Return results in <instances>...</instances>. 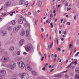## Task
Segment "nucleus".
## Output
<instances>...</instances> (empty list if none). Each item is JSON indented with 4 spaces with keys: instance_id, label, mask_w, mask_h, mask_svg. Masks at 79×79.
Returning a JSON list of instances; mask_svg holds the SVG:
<instances>
[{
    "instance_id": "obj_11",
    "label": "nucleus",
    "mask_w": 79,
    "mask_h": 79,
    "mask_svg": "<svg viewBox=\"0 0 79 79\" xmlns=\"http://www.w3.org/2000/svg\"><path fill=\"white\" fill-rule=\"evenodd\" d=\"M25 42L24 40L23 39L22 40L20 41V46H22L23 44H24V43Z\"/></svg>"
},
{
    "instance_id": "obj_10",
    "label": "nucleus",
    "mask_w": 79,
    "mask_h": 79,
    "mask_svg": "<svg viewBox=\"0 0 79 79\" xmlns=\"http://www.w3.org/2000/svg\"><path fill=\"white\" fill-rule=\"evenodd\" d=\"M31 73L32 75H33V76H37V72L35 71H31Z\"/></svg>"
},
{
    "instance_id": "obj_39",
    "label": "nucleus",
    "mask_w": 79,
    "mask_h": 79,
    "mask_svg": "<svg viewBox=\"0 0 79 79\" xmlns=\"http://www.w3.org/2000/svg\"><path fill=\"white\" fill-rule=\"evenodd\" d=\"M42 70L43 71H45V67H44L42 69Z\"/></svg>"
},
{
    "instance_id": "obj_42",
    "label": "nucleus",
    "mask_w": 79,
    "mask_h": 79,
    "mask_svg": "<svg viewBox=\"0 0 79 79\" xmlns=\"http://www.w3.org/2000/svg\"><path fill=\"white\" fill-rule=\"evenodd\" d=\"M21 12L22 13H24L25 12V10H22Z\"/></svg>"
},
{
    "instance_id": "obj_56",
    "label": "nucleus",
    "mask_w": 79,
    "mask_h": 79,
    "mask_svg": "<svg viewBox=\"0 0 79 79\" xmlns=\"http://www.w3.org/2000/svg\"><path fill=\"white\" fill-rule=\"evenodd\" d=\"M25 16H27V17L28 16V15H27V14H25L24 15Z\"/></svg>"
},
{
    "instance_id": "obj_60",
    "label": "nucleus",
    "mask_w": 79,
    "mask_h": 79,
    "mask_svg": "<svg viewBox=\"0 0 79 79\" xmlns=\"http://www.w3.org/2000/svg\"><path fill=\"white\" fill-rule=\"evenodd\" d=\"M37 79H42V78H41V77H39Z\"/></svg>"
},
{
    "instance_id": "obj_23",
    "label": "nucleus",
    "mask_w": 79,
    "mask_h": 79,
    "mask_svg": "<svg viewBox=\"0 0 79 79\" xmlns=\"http://www.w3.org/2000/svg\"><path fill=\"white\" fill-rule=\"evenodd\" d=\"M68 67H70V69H74V67L73 66H70V65H69L68 66Z\"/></svg>"
},
{
    "instance_id": "obj_62",
    "label": "nucleus",
    "mask_w": 79,
    "mask_h": 79,
    "mask_svg": "<svg viewBox=\"0 0 79 79\" xmlns=\"http://www.w3.org/2000/svg\"><path fill=\"white\" fill-rule=\"evenodd\" d=\"M10 15L11 16H13V14H10Z\"/></svg>"
},
{
    "instance_id": "obj_55",
    "label": "nucleus",
    "mask_w": 79,
    "mask_h": 79,
    "mask_svg": "<svg viewBox=\"0 0 79 79\" xmlns=\"http://www.w3.org/2000/svg\"><path fill=\"white\" fill-rule=\"evenodd\" d=\"M47 15V13H44V16H46Z\"/></svg>"
},
{
    "instance_id": "obj_41",
    "label": "nucleus",
    "mask_w": 79,
    "mask_h": 79,
    "mask_svg": "<svg viewBox=\"0 0 79 79\" xmlns=\"http://www.w3.org/2000/svg\"><path fill=\"white\" fill-rule=\"evenodd\" d=\"M50 17L53 18V14H51L50 15Z\"/></svg>"
},
{
    "instance_id": "obj_17",
    "label": "nucleus",
    "mask_w": 79,
    "mask_h": 79,
    "mask_svg": "<svg viewBox=\"0 0 79 79\" xmlns=\"http://www.w3.org/2000/svg\"><path fill=\"white\" fill-rule=\"evenodd\" d=\"M28 25H29V24H28V23H27V21L25 22L23 24V26L24 27H27Z\"/></svg>"
},
{
    "instance_id": "obj_47",
    "label": "nucleus",
    "mask_w": 79,
    "mask_h": 79,
    "mask_svg": "<svg viewBox=\"0 0 79 79\" xmlns=\"http://www.w3.org/2000/svg\"><path fill=\"white\" fill-rule=\"evenodd\" d=\"M53 70H55V69H52L50 71V72H52Z\"/></svg>"
},
{
    "instance_id": "obj_14",
    "label": "nucleus",
    "mask_w": 79,
    "mask_h": 79,
    "mask_svg": "<svg viewBox=\"0 0 79 79\" xmlns=\"http://www.w3.org/2000/svg\"><path fill=\"white\" fill-rule=\"evenodd\" d=\"M25 2V0H20L19 2L20 5H23Z\"/></svg>"
},
{
    "instance_id": "obj_18",
    "label": "nucleus",
    "mask_w": 79,
    "mask_h": 79,
    "mask_svg": "<svg viewBox=\"0 0 79 79\" xmlns=\"http://www.w3.org/2000/svg\"><path fill=\"white\" fill-rule=\"evenodd\" d=\"M55 77H58L59 78H61V77H62V75L61 74H59V75H57L55 76Z\"/></svg>"
},
{
    "instance_id": "obj_38",
    "label": "nucleus",
    "mask_w": 79,
    "mask_h": 79,
    "mask_svg": "<svg viewBox=\"0 0 79 79\" xmlns=\"http://www.w3.org/2000/svg\"><path fill=\"white\" fill-rule=\"evenodd\" d=\"M72 46V44H70L69 45V48H71V46Z\"/></svg>"
},
{
    "instance_id": "obj_12",
    "label": "nucleus",
    "mask_w": 79,
    "mask_h": 79,
    "mask_svg": "<svg viewBox=\"0 0 79 79\" xmlns=\"http://www.w3.org/2000/svg\"><path fill=\"white\" fill-rule=\"evenodd\" d=\"M26 37L28 38L29 37V31H26Z\"/></svg>"
},
{
    "instance_id": "obj_20",
    "label": "nucleus",
    "mask_w": 79,
    "mask_h": 79,
    "mask_svg": "<svg viewBox=\"0 0 79 79\" xmlns=\"http://www.w3.org/2000/svg\"><path fill=\"white\" fill-rule=\"evenodd\" d=\"M42 2L41 1H40L38 2V5L39 6H40L41 5H42Z\"/></svg>"
},
{
    "instance_id": "obj_7",
    "label": "nucleus",
    "mask_w": 79,
    "mask_h": 79,
    "mask_svg": "<svg viewBox=\"0 0 79 79\" xmlns=\"http://www.w3.org/2000/svg\"><path fill=\"white\" fill-rule=\"evenodd\" d=\"M20 75L22 76H25L27 77V78H28V77H29V75L26 73H20Z\"/></svg>"
},
{
    "instance_id": "obj_54",
    "label": "nucleus",
    "mask_w": 79,
    "mask_h": 79,
    "mask_svg": "<svg viewBox=\"0 0 79 79\" xmlns=\"http://www.w3.org/2000/svg\"><path fill=\"white\" fill-rule=\"evenodd\" d=\"M43 60H44V57H42L41 59V61H43Z\"/></svg>"
},
{
    "instance_id": "obj_1",
    "label": "nucleus",
    "mask_w": 79,
    "mask_h": 79,
    "mask_svg": "<svg viewBox=\"0 0 79 79\" xmlns=\"http://www.w3.org/2000/svg\"><path fill=\"white\" fill-rule=\"evenodd\" d=\"M25 48L27 52H31L32 50V45L31 44H27Z\"/></svg>"
},
{
    "instance_id": "obj_36",
    "label": "nucleus",
    "mask_w": 79,
    "mask_h": 79,
    "mask_svg": "<svg viewBox=\"0 0 79 79\" xmlns=\"http://www.w3.org/2000/svg\"><path fill=\"white\" fill-rule=\"evenodd\" d=\"M66 24L67 25H70L71 23H70V22H67Z\"/></svg>"
},
{
    "instance_id": "obj_61",
    "label": "nucleus",
    "mask_w": 79,
    "mask_h": 79,
    "mask_svg": "<svg viewBox=\"0 0 79 79\" xmlns=\"http://www.w3.org/2000/svg\"><path fill=\"white\" fill-rule=\"evenodd\" d=\"M34 3H33V4L31 5V6H34Z\"/></svg>"
},
{
    "instance_id": "obj_37",
    "label": "nucleus",
    "mask_w": 79,
    "mask_h": 79,
    "mask_svg": "<svg viewBox=\"0 0 79 79\" xmlns=\"http://www.w3.org/2000/svg\"><path fill=\"white\" fill-rule=\"evenodd\" d=\"M57 50H58V51H61V49L59 48H58L57 49Z\"/></svg>"
},
{
    "instance_id": "obj_24",
    "label": "nucleus",
    "mask_w": 79,
    "mask_h": 79,
    "mask_svg": "<svg viewBox=\"0 0 79 79\" xmlns=\"http://www.w3.org/2000/svg\"><path fill=\"white\" fill-rule=\"evenodd\" d=\"M55 40L56 42H57V44L58 45V38H56L55 39Z\"/></svg>"
},
{
    "instance_id": "obj_2",
    "label": "nucleus",
    "mask_w": 79,
    "mask_h": 79,
    "mask_svg": "<svg viewBox=\"0 0 79 79\" xmlns=\"http://www.w3.org/2000/svg\"><path fill=\"white\" fill-rule=\"evenodd\" d=\"M19 20L18 23L20 24H22L23 23V21H24L25 19L22 16H19Z\"/></svg>"
},
{
    "instance_id": "obj_31",
    "label": "nucleus",
    "mask_w": 79,
    "mask_h": 79,
    "mask_svg": "<svg viewBox=\"0 0 79 79\" xmlns=\"http://www.w3.org/2000/svg\"><path fill=\"white\" fill-rule=\"evenodd\" d=\"M79 54V52H78L75 55V56H78V55Z\"/></svg>"
},
{
    "instance_id": "obj_52",
    "label": "nucleus",
    "mask_w": 79,
    "mask_h": 79,
    "mask_svg": "<svg viewBox=\"0 0 79 79\" xmlns=\"http://www.w3.org/2000/svg\"><path fill=\"white\" fill-rule=\"evenodd\" d=\"M77 18L76 17V16H75L74 17V19H75V20H76Z\"/></svg>"
},
{
    "instance_id": "obj_3",
    "label": "nucleus",
    "mask_w": 79,
    "mask_h": 79,
    "mask_svg": "<svg viewBox=\"0 0 79 79\" xmlns=\"http://www.w3.org/2000/svg\"><path fill=\"white\" fill-rule=\"evenodd\" d=\"M19 66L20 68L23 69L25 66L24 63L23 62H20L19 63Z\"/></svg>"
},
{
    "instance_id": "obj_15",
    "label": "nucleus",
    "mask_w": 79,
    "mask_h": 79,
    "mask_svg": "<svg viewBox=\"0 0 79 79\" xmlns=\"http://www.w3.org/2000/svg\"><path fill=\"white\" fill-rule=\"evenodd\" d=\"M9 50L10 52H12L15 50V48L14 47H10L9 48Z\"/></svg>"
},
{
    "instance_id": "obj_29",
    "label": "nucleus",
    "mask_w": 79,
    "mask_h": 79,
    "mask_svg": "<svg viewBox=\"0 0 79 79\" xmlns=\"http://www.w3.org/2000/svg\"><path fill=\"white\" fill-rule=\"evenodd\" d=\"M51 56H50V55H48V58L49 60V61L50 60V59Z\"/></svg>"
},
{
    "instance_id": "obj_64",
    "label": "nucleus",
    "mask_w": 79,
    "mask_h": 79,
    "mask_svg": "<svg viewBox=\"0 0 79 79\" xmlns=\"http://www.w3.org/2000/svg\"><path fill=\"white\" fill-rule=\"evenodd\" d=\"M60 5H58V8H59V7H60Z\"/></svg>"
},
{
    "instance_id": "obj_33",
    "label": "nucleus",
    "mask_w": 79,
    "mask_h": 79,
    "mask_svg": "<svg viewBox=\"0 0 79 79\" xmlns=\"http://www.w3.org/2000/svg\"><path fill=\"white\" fill-rule=\"evenodd\" d=\"M50 25H51V27L53 28V24L52 23H50Z\"/></svg>"
},
{
    "instance_id": "obj_21",
    "label": "nucleus",
    "mask_w": 79,
    "mask_h": 79,
    "mask_svg": "<svg viewBox=\"0 0 79 79\" xmlns=\"http://www.w3.org/2000/svg\"><path fill=\"white\" fill-rule=\"evenodd\" d=\"M6 4L8 6H10L11 4V2H8L6 3Z\"/></svg>"
},
{
    "instance_id": "obj_59",
    "label": "nucleus",
    "mask_w": 79,
    "mask_h": 79,
    "mask_svg": "<svg viewBox=\"0 0 79 79\" xmlns=\"http://www.w3.org/2000/svg\"><path fill=\"white\" fill-rule=\"evenodd\" d=\"M53 12L54 13H55V12H56V11L55 10H54L53 11Z\"/></svg>"
},
{
    "instance_id": "obj_50",
    "label": "nucleus",
    "mask_w": 79,
    "mask_h": 79,
    "mask_svg": "<svg viewBox=\"0 0 79 79\" xmlns=\"http://www.w3.org/2000/svg\"><path fill=\"white\" fill-rule=\"evenodd\" d=\"M63 21V19H62L61 20V23H62Z\"/></svg>"
},
{
    "instance_id": "obj_19",
    "label": "nucleus",
    "mask_w": 79,
    "mask_h": 79,
    "mask_svg": "<svg viewBox=\"0 0 79 79\" xmlns=\"http://www.w3.org/2000/svg\"><path fill=\"white\" fill-rule=\"evenodd\" d=\"M75 79H79V75L78 74H77L75 76Z\"/></svg>"
},
{
    "instance_id": "obj_49",
    "label": "nucleus",
    "mask_w": 79,
    "mask_h": 79,
    "mask_svg": "<svg viewBox=\"0 0 79 79\" xmlns=\"http://www.w3.org/2000/svg\"><path fill=\"white\" fill-rule=\"evenodd\" d=\"M41 31L42 32H44V29L43 28H41Z\"/></svg>"
},
{
    "instance_id": "obj_27",
    "label": "nucleus",
    "mask_w": 79,
    "mask_h": 79,
    "mask_svg": "<svg viewBox=\"0 0 79 79\" xmlns=\"http://www.w3.org/2000/svg\"><path fill=\"white\" fill-rule=\"evenodd\" d=\"M27 5H28V2L27 1H26L25 3V5L27 6L26 7H27Z\"/></svg>"
},
{
    "instance_id": "obj_63",
    "label": "nucleus",
    "mask_w": 79,
    "mask_h": 79,
    "mask_svg": "<svg viewBox=\"0 0 79 79\" xmlns=\"http://www.w3.org/2000/svg\"><path fill=\"white\" fill-rule=\"evenodd\" d=\"M62 68V65H61L60 66V68Z\"/></svg>"
},
{
    "instance_id": "obj_5",
    "label": "nucleus",
    "mask_w": 79,
    "mask_h": 79,
    "mask_svg": "<svg viewBox=\"0 0 79 79\" xmlns=\"http://www.w3.org/2000/svg\"><path fill=\"white\" fill-rule=\"evenodd\" d=\"M25 70L27 71H31V68L29 65H27L25 68Z\"/></svg>"
},
{
    "instance_id": "obj_32",
    "label": "nucleus",
    "mask_w": 79,
    "mask_h": 79,
    "mask_svg": "<svg viewBox=\"0 0 79 79\" xmlns=\"http://www.w3.org/2000/svg\"><path fill=\"white\" fill-rule=\"evenodd\" d=\"M18 29H21V26L20 25H19L17 27Z\"/></svg>"
},
{
    "instance_id": "obj_8",
    "label": "nucleus",
    "mask_w": 79,
    "mask_h": 79,
    "mask_svg": "<svg viewBox=\"0 0 79 79\" xmlns=\"http://www.w3.org/2000/svg\"><path fill=\"white\" fill-rule=\"evenodd\" d=\"M6 74V71L5 70L0 72V75L1 76H5Z\"/></svg>"
},
{
    "instance_id": "obj_16",
    "label": "nucleus",
    "mask_w": 79,
    "mask_h": 79,
    "mask_svg": "<svg viewBox=\"0 0 79 79\" xmlns=\"http://www.w3.org/2000/svg\"><path fill=\"white\" fill-rule=\"evenodd\" d=\"M25 35V31H23L20 33V35L21 36H24Z\"/></svg>"
},
{
    "instance_id": "obj_6",
    "label": "nucleus",
    "mask_w": 79,
    "mask_h": 79,
    "mask_svg": "<svg viewBox=\"0 0 79 79\" xmlns=\"http://www.w3.org/2000/svg\"><path fill=\"white\" fill-rule=\"evenodd\" d=\"M9 60V58L8 57H2V61H3V62H5V61H7L8 60Z\"/></svg>"
},
{
    "instance_id": "obj_28",
    "label": "nucleus",
    "mask_w": 79,
    "mask_h": 79,
    "mask_svg": "<svg viewBox=\"0 0 79 79\" xmlns=\"http://www.w3.org/2000/svg\"><path fill=\"white\" fill-rule=\"evenodd\" d=\"M68 77H69V76H68V75H65V79H68Z\"/></svg>"
},
{
    "instance_id": "obj_30",
    "label": "nucleus",
    "mask_w": 79,
    "mask_h": 79,
    "mask_svg": "<svg viewBox=\"0 0 79 79\" xmlns=\"http://www.w3.org/2000/svg\"><path fill=\"white\" fill-rule=\"evenodd\" d=\"M7 29H9V30H10L12 29V27H7Z\"/></svg>"
},
{
    "instance_id": "obj_57",
    "label": "nucleus",
    "mask_w": 79,
    "mask_h": 79,
    "mask_svg": "<svg viewBox=\"0 0 79 79\" xmlns=\"http://www.w3.org/2000/svg\"><path fill=\"white\" fill-rule=\"evenodd\" d=\"M31 12H29L28 13V14L29 15H31Z\"/></svg>"
},
{
    "instance_id": "obj_25",
    "label": "nucleus",
    "mask_w": 79,
    "mask_h": 79,
    "mask_svg": "<svg viewBox=\"0 0 79 79\" xmlns=\"http://www.w3.org/2000/svg\"><path fill=\"white\" fill-rule=\"evenodd\" d=\"M6 33H4L2 31L1 34V35H2L3 36V35H6Z\"/></svg>"
},
{
    "instance_id": "obj_48",
    "label": "nucleus",
    "mask_w": 79,
    "mask_h": 79,
    "mask_svg": "<svg viewBox=\"0 0 79 79\" xmlns=\"http://www.w3.org/2000/svg\"><path fill=\"white\" fill-rule=\"evenodd\" d=\"M47 66H48V63H46V64L45 65V67H47Z\"/></svg>"
},
{
    "instance_id": "obj_13",
    "label": "nucleus",
    "mask_w": 79,
    "mask_h": 79,
    "mask_svg": "<svg viewBox=\"0 0 79 79\" xmlns=\"http://www.w3.org/2000/svg\"><path fill=\"white\" fill-rule=\"evenodd\" d=\"M21 59V57H16L15 58L14 60L15 61H19V60H20Z\"/></svg>"
},
{
    "instance_id": "obj_44",
    "label": "nucleus",
    "mask_w": 79,
    "mask_h": 79,
    "mask_svg": "<svg viewBox=\"0 0 79 79\" xmlns=\"http://www.w3.org/2000/svg\"><path fill=\"white\" fill-rule=\"evenodd\" d=\"M63 34L64 35H66V31H64L63 32Z\"/></svg>"
},
{
    "instance_id": "obj_22",
    "label": "nucleus",
    "mask_w": 79,
    "mask_h": 79,
    "mask_svg": "<svg viewBox=\"0 0 79 79\" xmlns=\"http://www.w3.org/2000/svg\"><path fill=\"white\" fill-rule=\"evenodd\" d=\"M11 24H12L13 25H14V24H15V20H13L11 22Z\"/></svg>"
},
{
    "instance_id": "obj_4",
    "label": "nucleus",
    "mask_w": 79,
    "mask_h": 79,
    "mask_svg": "<svg viewBox=\"0 0 79 79\" xmlns=\"http://www.w3.org/2000/svg\"><path fill=\"white\" fill-rule=\"evenodd\" d=\"M15 63L13 62H10V66L11 69H14V65Z\"/></svg>"
},
{
    "instance_id": "obj_45",
    "label": "nucleus",
    "mask_w": 79,
    "mask_h": 79,
    "mask_svg": "<svg viewBox=\"0 0 79 79\" xmlns=\"http://www.w3.org/2000/svg\"><path fill=\"white\" fill-rule=\"evenodd\" d=\"M23 55H27V53L26 52H24L23 53Z\"/></svg>"
},
{
    "instance_id": "obj_58",
    "label": "nucleus",
    "mask_w": 79,
    "mask_h": 79,
    "mask_svg": "<svg viewBox=\"0 0 79 79\" xmlns=\"http://www.w3.org/2000/svg\"><path fill=\"white\" fill-rule=\"evenodd\" d=\"M59 34H61V32L60 30V31H59Z\"/></svg>"
},
{
    "instance_id": "obj_9",
    "label": "nucleus",
    "mask_w": 79,
    "mask_h": 79,
    "mask_svg": "<svg viewBox=\"0 0 79 79\" xmlns=\"http://www.w3.org/2000/svg\"><path fill=\"white\" fill-rule=\"evenodd\" d=\"M19 29L18 27H14L13 29V31L14 32H17L18 31Z\"/></svg>"
},
{
    "instance_id": "obj_51",
    "label": "nucleus",
    "mask_w": 79,
    "mask_h": 79,
    "mask_svg": "<svg viewBox=\"0 0 79 79\" xmlns=\"http://www.w3.org/2000/svg\"><path fill=\"white\" fill-rule=\"evenodd\" d=\"M56 61V58H54L53 60V61Z\"/></svg>"
},
{
    "instance_id": "obj_35",
    "label": "nucleus",
    "mask_w": 79,
    "mask_h": 79,
    "mask_svg": "<svg viewBox=\"0 0 79 79\" xmlns=\"http://www.w3.org/2000/svg\"><path fill=\"white\" fill-rule=\"evenodd\" d=\"M17 55H20V52L18 51L17 52Z\"/></svg>"
},
{
    "instance_id": "obj_43",
    "label": "nucleus",
    "mask_w": 79,
    "mask_h": 79,
    "mask_svg": "<svg viewBox=\"0 0 79 79\" xmlns=\"http://www.w3.org/2000/svg\"><path fill=\"white\" fill-rule=\"evenodd\" d=\"M65 5L66 6H68V3H66L65 4Z\"/></svg>"
},
{
    "instance_id": "obj_40",
    "label": "nucleus",
    "mask_w": 79,
    "mask_h": 79,
    "mask_svg": "<svg viewBox=\"0 0 79 79\" xmlns=\"http://www.w3.org/2000/svg\"><path fill=\"white\" fill-rule=\"evenodd\" d=\"M71 9V7H69V9H67V11H68L69 10H70Z\"/></svg>"
},
{
    "instance_id": "obj_34",
    "label": "nucleus",
    "mask_w": 79,
    "mask_h": 79,
    "mask_svg": "<svg viewBox=\"0 0 79 79\" xmlns=\"http://www.w3.org/2000/svg\"><path fill=\"white\" fill-rule=\"evenodd\" d=\"M37 22H38V21H37V20L35 21V25L37 26Z\"/></svg>"
},
{
    "instance_id": "obj_26",
    "label": "nucleus",
    "mask_w": 79,
    "mask_h": 79,
    "mask_svg": "<svg viewBox=\"0 0 79 79\" xmlns=\"http://www.w3.org/2000/svg\"><path fill=\"white\" fill-rule=\"evenodd\" d=\"M4 8H7V7H8V6L6 3L4 5Z\"/></svg>"
},
{
    "instance_id": "obj_53",
    "label": "nucleus",
    "mask_w": 79,
    "mask_h": 79,
    "mask_svg": "<svg viewBox=\"0 0 79 79\" xmlns=\"http://www.w3.org/2000/svg\"><path fill=\"white\" fill-rule=\"evenodd\" d=\"M54 57L55 58H56V57H57V55L55 54L54 55Z\"/></svg>"
},
{
    "instance_id": "obj_46",
    "label": "nucleus",
    "mask_w": 79,
    "mask_h": 79,
    "mask_svg": "<svg viewBox=\"0 0 79 79\" xmlns=\"http://www.w3.org/2000/svg\"><path fill=\"white\" fill-rule=\"evenodd\" d=\"M48 20H47L46 21V24H47V23H48Z\"/></svg>"
}]
</instances>
